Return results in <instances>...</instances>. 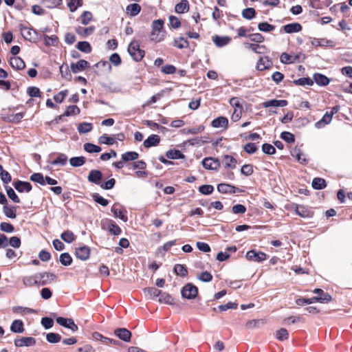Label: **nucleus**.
<instances>
[{
  "mask_svg": "<svg viewBox=\"0 0 352 352\" xmlns=\"http://www.w3.org/2000/svg\"><path fill=\"white\" fill-rule=\"evenodd\" d=\"M10 65L12 67L17 70H21L25 67V62L19 56L11 57L10 59Z\"/></svg>",
  "mask_w": 352,
  "mask_h": 352,
  "instance_id": "6ab92c4d",
  "label": "nucleus"
},
{
  "mask_svg": "<svg viewBox=\"0 0 352 352\" xmlns=\"http://www.w3.org/2000/svg\"><path fill=\"white\" fill-rule=\"evenodd\" d=\"M166 155L168 159L173 160L184 159L185 157L180 151L176 149H171L168 151Z\"/></svg>",
  "mask_w": 352,
  "mask_h": 352,
  "instance_id": "58836bf2",
  "label": "nucleus"
},
{
  "mask_svg": "<svg viewBox=\"0 0 352 352\" xmlns=\"http://www.w3.org/2000/svg\"><path fill=\"white\" fill-rule=\"evenodd\" d=\"M102 179V173L99 170L93 169L91 170L88 177L87 179L89 182L94 183L97 185L101 184V180Z\"/></svg>",
  "mask_w": 352,
  "mask_h": 352,
  "instance_id": "1a4fd4ad",
  "label": "nucleus"
},
{
  "mask_svg": "<svg viewBox=\"0 0 352 352\" xmlns=\"http://www.w3.org/2000/svg\"><path fill=\"white\" fill-rule=\"evenodd\" d=\"M93 129V125L89 122L80 123L78 126V131L80 133H87L90 132Z\"/></svg>",
  "mask_w": 352,
  "mask_h": 352,
  "instance_id": "49530a36",
  "label": "nucleus"
},
{
  "mask_svg": "<svg viewBox=\"0 0 352 352\" xmlns=\"http://www.w3.org/2000/svg\"><path fill=\"white\" fill-rule=\"evenodd\" d=\"M76 48L84 53H90L91 52V46L87 41H79L77 43Z\"/></svg>",
  "mask_w": 352,
  "mask_h": 352,
  "instance_id": "a19ab883",
  "label": "nucleus"
},
{
  "mask_svg": "<svg viewBox=\"0 0 352 352\" xmlns=\"http://www.w3.org/2000/svg\"><path fill=\"white\" fill-rule=\"evenodd\" d=\"M223 163L225 168H234L236 164V160L231 155H226L223 158Z\"/></svg>",
  "mask_w": 352,
  "mask_h": 352,
  "instance_id": "2f4dec72",
  "label": "nucleus"
},
{
  "mask_svg": "<svg viewBox=\"0 0 352 352\" xmlns=\"http://www.w3.org/2000/svg\"><path fill=\"white\" fill-rule=\"evenodd\" d=\"M114 334L124 342H129L131 340V333L126 328H118L115 329Z\"/></svg>",
  "mask_w": 352,
  "mask_h": 352,
  "instance_id": "f8f14e48",
  "label": "nucleus"
},
{
  "mask_svg": "<svg viewBox=\"0 0 352 352\" xmlns=\"http://www.w3.org/2000/svg\"><path fill=\"white\" fill-rule=\"evenodd\" d=\"M89 66V63L85 60H80L76 63H72L70 65L71 70L73 73L76 74L80 71H83Z\"/></svg>",
  "mask_w": 352,
  "mask_h": 352,
  "instance_id": "2eb2a0df",
  "label": "nucleus"
},
{
  "mask_svg": "<svg viewBox=\"0 0 352 352\" xmlns=\"http://www.w3.org/2000/svg\"><path fill=\"white\" fill-rule=\"evenodd\" d=\"M30 180L42 186L45 185V178L41 173H34L30 176Z\"/></svg>",
  "mask_w": 352,
  "mask_h": 352,
  "instance_id": "13d9d810",
  "label": "nucleus"
},
{
  "mask_svg": "<svg viewBox=\"0 0 352 352\" xmlns=\"http://www.w3.org/2000/svg\"><path fill=\"white\" fill-rule=\"evenodd\" d=\"M144 293L149 295L151 298L160 296L162 294V291L155 287L145 288L144 290Z\"/></svg>",
  "mask_w": 352,
  "mask_h": 352,
  "instance_id": "5fc2aeb1",
  "label": "nucleus"
},
{
  "mask_svg": "<svg viewBox=\"0 0 352 352\" xmlns=\"http://www.w3.org/2000/svg\"><path fill=\"white\" fill-rule=\"evenodd\" d=\"M41 3L47 8H57L62 3V0H41Z\"/></svg>",
  "mask_w": 352,
  "mask_h": 352,
  "instance_id": "37998d69",
  "label": "nucleus"
},
{
  "mask_svg": "<svg viewBox=\"0 0 352 352\" xmlns=\"http://www.w3.org/2000/svg\"><path fill=\"white\" fill-rule=\"evenodd\" d=\"M59 261L62 265L69 266L72 263V258L68 253L65 252L60 254Z\"/></svg>",
  "mask_w": 352,
  "mask_h": 352,
  "instance_id": "8fccbe9b",
  "label": "nucleus"
},
{
  "mask_svg": "<svg viewBox=\"0 0 352 352\" xmlns=\"http://www.w3.org/2000/svg\"><path fill=\"white\" fill-rule=\"evenodd\" d=\"M75 30L79 36H80L82 38H85L94 32L95 28L94 26H89L87 28L78 26L76 28Z\"/></svg>",
  "mask_w": 352,
  "mask_h": 352,
  "instance_id": "a211bd4d",
  "label": "nucleus"
},
{
  "mask_svg": "<svg viewBox=\"0 0 352 352\" xmlns=\"http://www.w3.org/2000/svg\"><path fill=\"white\" fill-rule=\"evenodd\" d=\"M13 186L14 188L19 192H29L31 191L32 187L30 182H22L20 180H17L13 183Z\"/></svg>",
  "mask_w": 352,
  "mask_h": 352,
  "instance_id": "9d476101",
  "label": "nucleus"
},
{
  "mask_svg": "<svg viewBox=\"0 0 352 352\" xmlns=\"http://www.w3.org/2000/svg\"><path fill=\"white\" fill-rule=\"evenodd\" d=\"M12 311L15 314H33L35 312V311L31 308L28 307H14L12 308Z\"/></svg>",
  "mask_w": 352,
  "mask_h": 352,
  "instance_id": "de8ad7c7",
  "label": "nucleus"
},
{
  "mask_svg": "<svg viewBox=\"0 0 352 352\" xmlns=\"http://www.w3.org/2000/svg\"><path fill=\"white\" fill-rule=\"evenodd\" d=\"M21 34H22L23 37L25 39L28 40V41H31V40L35 38V36L36 34L35 30H34L32 28H26V27L22 28L21 29Z\"/></svg>",
  "mask_w": 352,
  "mask_h": 352,
  "instance_id": "cd10ccee",
  "label": "nucleus"
},
{
  "mask_svg": "<svg viewBox=\"0 0 352 352\" xmlns=\"http://www.w3.org/2000/svg\"><path fill=\"white\" fill-rule=\"evenodd\" d=\"M60 237L65 242L67 243H71L75 240V235L70 230L63 232L61 234Z\"/></svg>",
  "mask_w": 352,
  "mask_h": 352,
  "instance_id": "a18cd8bd",
  "label": "nucleus"
},
{
  "mask_svg": "<svg viewBox=\"0 0 352 352\" xmlns=\"http://www.w3.org/2000/svg\"><path fill=\"white\" fill-rule=\"evenodd\" d=\"M90 255V249L86 245L79 247L76 249V256L82 261H86Z\"/></svg>",
  "mask_w": 352,
  "mask_h": 352,
  "instance_id": "ddd939ff",
  "label": "nucleus"
},
{
  "mask_svg": "<svg viewBox=\"0 0 352 352\" xmlns=\"http://www.w3.org/2000/svg\"><path fill=\"white\" fill-rule=\"evenodd\" d=\"M189 8L188 1L187 0H182L179 3L176 4L175 10L178 14H183L188 12Z\"/></svg>",
  "mask_w": 352,
  "mask_h": 352,
  "instance_id": "393cba45",
  "label": "nucleus"
},
{
  "mask_svg": "<svg viewBox=\"0 0 352 352\" xmlns=\"http://www.w3.org/2000/svg\"><path fill=\"white\" fill-rule=\"evenodd\" d=\"M36 344V340L33 337H23L21 339L14 340V345L16 347H21L23 346H31Z\"/></svg>",
  "mask_w": 352,
  "mask_h": 352,
  "instance_id": "9b49d317",
  "label": "nucleus"
},
{
  "mask_svg": "<svg viewBox=\"0 0 352 352\" xmlns=\"http://www.w3.org/2000/svg\"><path fill=\"white\" fill-rule=\"evenodd\" d=\"M283 28L286 33L292 34L301 31L302 26L298 23H292L284 25Z\"/></svg>",
  "mask_w": 352,
  "mask_h": 352,
  "instance_id": "5701e85b",
  "label": "nucleus"
},
{
  "mask_svg": "<svg viewBox=\"0 0 352 352\" xmlns=\"http://www.w3.org/2000/svg\"><path fill=\"white\" fill-rule=\"evenodd\" d=\"M80 112V109L76 105H71L67 108L63 115L65 116H72L78 115Z\"/></svg>",
  "mask_w": 352,
  "mask_h": 352,
  "instance_id": "3c124183",
  "label": "nucleus"
},
{
  "mask_svg": "<svg viewBox=\"0 0 352 352\" xmlns=\"http://www.w3.org/2000/svg\"><path fill=\"white\" fill-rule=\"evenodd\" d=\"M10 330L16 333H21L24 331L23 322L21 320H14L10 326Z\"/></svg>",
  "mask_w": 352,
  "mask_h": 352,
  "instance_id": "c756f323",
  "label": "nucleus"
},
{
  "mask_svg": "<svg viewBox=\"0 0 352 352\" xmlns=\"http://www.w3.org/2000/svg\"><path fill=\"white\" fill-rule=\"evenodd\" d=\"M23 283L25 287L38 286L35 274L33 275L24 276L23 278Z\"/></svg>",
  "mask_w": 352,
  "mask_h": 352,
  "instance_id": "e433bc0d",
  "label": "nucleus"
},
{
  "mask_svg": "<svg viewBox=\"0 0 352 352\" xmlns=\"http://www.w3.org/2000/svg\"><path fill=\"white\" fill-rule=\"evenodd\" d=\"M92 198L96 203L102 205V206H106L109 204L108 200L103 198L98 193H94L92 195Z\"/></svg>",
  "mask_w": 352,
  "mask_h": 352,
  "instance_id": "0e129e2a",
  "label": "nucleus"
},
{
  "mask_svg": "<svg viewBox=\"0 0 352 352\" xmlns=\"http://www.w3.org/2000/svg\"><path fill=\"white\" fill-rule=\"evenodd\" d=\"M126 10L131 16H135L140 12L141 7L138 3H131L127 6Z\"/></svg>",
  "mask_w": 352,
  "mask_h": 352,
  "instance_id": "c9c22d12",
  "label": "nucleus"
},
{
  "mask_svg": "<svg viewBox=\"0 0 352 352\" xmlns=\"http://www.w3.org/2000/svg\"><path fill=\"white\" fill-rule=\"evenodd\" d=\"M201 164L203 166L208 170H217L220 166L219 160L213 157L204 158Z\"/></svg>",
  "mask_w": 352,
  "mask_h": 352,
  "instance_id": "0eeeda50",
  "label": "nucleus"
},
{
  "mask_svg": "<svg viewBox=\"0 0 352 352\" xmlns=\"http://www.w3.org/2000/svg\"><path fill=\"white\" fill-rule=\"evenodd\" d=\"M212 41L217 47H222L228 45L231 41V38L227 36H220L215 35L212 37Z\"/></svg>",
  "mask_w": 352,
  "mask_h": 352,
  "instance_id": "4be33fe9",
  "label": "nucleus"
},
{
  "mask_svg": "<svg viewBox=\"0 0 352 352\" xmlns=\"http://www.w3.org/2000/svg\"><path fill=\"white\" fill-rule=\"evenodd\" d=\"M212 126L214 128L226 129L228 126V120L226 117H218L212 121Z\"/></svg>",
  "mask_w": 352,
  "mask_h": 352,
  "instance_id": "aec40b11",
  "label": "nucleus"
},
{
  "mask_svg": "<svg viewBox=\"0 0 352 352\" xmlns=\"http://www.w3.org/2000/svg\"><path fill=\"white\" fill-rule=\"evenodd\" d=\"M331 300V296L329 294H324L323 297H312L310 298H298L296 301V305L302 306L305 304H311L315 302L320 303H327Z\"/></svg>",
  "mask_w": 352,
  "mask_h": 352,
  "instance_id": "f03ea898",
  "label": "nucleus"
},
{
  "mask_svg": "<svg viewBox=\"0 0 352 352\" xmlns=\"http://www.w3.org/2000/svg\"><path fill=\"white\" fill-rule=\"evenodd\" d=\"M188 41L184 37L175 38L173 45L178 49H184L188 47Z\"/></svg>",
  "mask_w": 352,
  "mask_h": 352,
  "instance_id": "473e14b6",
  "label": "nucleus"
},
{
  "mask_svg": "<svg viewBox=\"0 0 352 352\" xmlns=\"http://www.w3.org/2000/svg\"><path fill=\"white\" fill-rule=\"evenodd\" d=\"M46 340L50 343L55 344L60 341L61 336L56 333H48L46 336Z\"/></svg>",
  "mask_w": 352,
  "mask_h": 352,
  "instance_id": "09e8293b",
  "label": "nucleus"
},
{
  "mask_svg": "<svg viewBox=\"0 0 352 352\" xmlns=\"http://www.w3.org/2000/svg\"><path fill=\"white\" fill-rule=\"evenodd\" d=\"M160 142V137L158 135L153 134L144 141L143 145L148 148L158 145Z\"/></svg>",
  "mask_w": 352,
  "mask_h": 352,
  "instance_id": "dca6fc26",
  "label": "nucleus"
},
{
  "mask_svg": "<svg viewBox=\"0 0 352 352\" xmlns=\"http://www.w3.org/2000/svg\"><path fill=\"white\" fill-rule=\"evenodd\" d=\"M296 214L302 218H310L313 213L305 206L296 205L295 207Z\"/></svg>",
  "mask_w": 352,
  "mask_h": 352,
  "instance_id": "412c9836",
  "label": "nucleus"
},
{
  "mask_svg": "<svg viewBox=\"0 0 352 352\" xmlns=\"http://www.w3.org/2000/svg\"><path fill=\"white\" fill-rule=\"evenodd\" d=\"M256 12L254 8H245L242 12V16L246 19H252L255 16Z\"/></svg>",
  "mask_w": 352,
  "mask_h": 352,
  "instance_id": "680f3d73",
  "label": "nucleus"
},
{
  "mask_svg": "<svg viewBox=\"0 0 352 352\" xmlns=\"http://www.w3.org/2000/svg\"><path fill=\"white\" fill-rule=\"evenodd\" d=\"M23 113H18L16 114L8 115L4 117V120L8 122L19 123L23 119Z\"/></svg>",
  "mask_w": 352,
  "mask_h": 352,
  "instance_id": "f704fd0d",
  "label": "nucleus"
},
{
  "mask_svg": "<svg viewBox=\"0 0 352 352\" xmlns=\"http://www.w3.org/2000/svg\"><path fill=\"white\" fill-rule=\"evenodd\" d=\"M289 333L287 329L282 328L276 333V338L280 341L285 340L288 338Z\"/></svg>",
  "mask_w": 352,
  "mask_h": 352,
  "instance_id": "052dcab7",
  "label": "nucleus"
},
{
  "mask_svg": "<svg viewBox=\"0 0 352 352\" xmlns=\"http://www.w3.org/2000/svg\"><path fill=\"white\" fill-rule=\"evenodd\" d=\"M217 190L219 192L226 194L235 193L236 192L237 188L235 186L228 184H219L217 186Z\"/></svg>",
  "mask_w": 352,
  "mask_h": 352,
  "instance_id": "b1692460",
  "label": "nucleus"
},
{
  "mask_svg": "<svg viewBox=\"0 0 352 352\" xmlns=\"http://www.w3.org/2000/svg\"><path fill=\"white\" fill-rule=\"evenodd\" d=\"M6 190L8 197L14 203H20V199L15 193L14 190L10 186H6Z\"/></svg>",
  "mask_w": 352,
  "mask_h": 352,
  "instance_id": "4d7b16f0",
  "label": "nucleus"
},
{
  "mask_svg": "<svg viewBox=\"0 0 352 352\" xmlns=\"http://www.w3.org/2000/svg\"><path fill=\"white\" fill-rule=\"evenodd\" d=\"M291 155L293 157H295L298 162L300 163H305L306 162V158L304 156V155L302 153L301 150L299 148H294L291 151Z\"/></svg>",
  "mask_w": 352,
  "mask_h": 352,
  "instance_id": "72a5a7b5",
  "label": "nucleus"
},
{
  "mask_svg": "<svg viewBox=\"0 0 352 352\" xmlns=\"http://www.w3.org/2000/svg\"><path fill=\"white\" fill-rule=\"evenodd\" d=\"M139 157V154L135 151H128L122 155L123 162L133 161Z\"/></svg>",
  "mask_w": 352,
  "mask_h": 352,
  "instance_id": "79ce46f5",
  "label": "nucleus"
},
{
  "mask_svg": "<svg viewBox=\"0 0 352 352\" xmlns=\"http://www.w3.org/2000/svg\"><path fill=\"white\" fill-rule=\"evenodd\" d=\"M111 211L116 218H119L124 222H126L128 221L127 217L124 214L126 210L122 206H120L119 204H115L114 205H113Z\"/></svg>",
  "mask_w": 352,
  "mask_h": 352,
  "instance_id": "6e6552de",
  "label": "nucleus"
},
{
  "mask_svg": "<svg viewBox=\"0 0 352 352\" xmlns=\"http://www.w3.org/2000/svg\"><path fill=\"white\" fill-rule=\"evenodd\" d=\"M312 187L316 190H321L326 187V182L320 177H316L312 181Z\"/></svg>",
  "mask_w": 352,
  "mask_h": 352,
  "instance_id": "ea45409f",
  "label": "nucleus"
},
{
  "mask_svg": "<svg viewBox=\"0 0 352 352\" xmlns=\"http://www.w3.org/2000/svg\"><path fill=\"white\" fill-rule=\"evenodd\" d=\"M86 159L83 156L70 158L69 164L73 167H80L85 164Z\"/></svg>",
  "mask_w": 352,
  "mask_h": 352,
  "instance_id": "4c0bfd02",
  "label": "nucleus"
},
{
  "mask_svg": "<svg viewBox=\"0 0 352 352\" xmlns=\"http://www.w3.org/2000/svg\"><path fill=\"white\" fill-rule=\"evenodd\" d=\"M92 338L95 340H100L102 342H103L104 344H113V345H118L120 344V342L116 340H113V339H111V338H107V337H104L103 336L102 334H100V333L98 332H94L92 334Z\"/></svg>",
  "mask_w": 352,
  "mask_h": 352,
  "instance_id": "4468645a",
  "label": "nucleus"
},
{
  "mask_svg": "<svg viewBox=\"0 0 352 352\" xmlns=\"http://www.w3.org/2000/svg\"><path fill=\"white\" fill-rule=\"evenodd\" d=\"M56 321L58 324L70 329L72 332H76L78 329V326L75 324L74 320L72 318L57 317L56 318Z\"/></svg>",
  "mask_w": 352,
  "mask_h": 352,
  "instance_id": "423d86ee",
  "label": "nucleus"
},
{
  "mask_svg": "<svg viewBox=\"0 0 352 352\" xmlns=\"http://www.w3.org/2000/svg\"><path fill=\"white\" fill-rule=\"evenodd\" d=\"M280 138L287 143H293L295 141L294 135L292 133L287 131L282 132Z\"/></svg>",
  "mask_w": 352,
  "mask_h": 352,
  "instance_id": "e2e57ef3",
  "label": "nucleus"
},
{
  "mask_svg": "<svg viewBox=\"0 0 352 352\" xmlns=\"http://www.w3.org/2000/svg\"><path fill=\"white\" fill-rule=\"evenodd\" d=\"M38 287L45 285L56 279V276L52 273L41 272L35 274Z\"/></svg>",
  "mask_w": 352,
  "mask_h": 352,
  "instance_id": "7ed1b4c3",
  "label": "nucleus"
},
{
  "mask_svg": "<svg viewBox=\"0 0 352 352\" xmlns=\"http://www.w3.org/2000/svg\"><path fill=\"white\" fill-rule=\"evenodd\" d=\"M92 14L89 11H84L80 16V23L82 25H87L92 19Z\"/></svg>",
  "mask_w": 352,
  "mask_h": 352,
  "instance_id": "603ef678",
  "label": "nucleus"
},
{
  "mask_svg": "<svg viewBox=\"0 0 352 352\" xmlns=\"http://www.w3.org/2000/svg\"><path fill=\"white\" fill-rule=\"evenodd\" d=\"M174 272L177 275L181 276H186L188 274V271L186 267L181 264H177L174 267Z\"/></svg>",
  "mask_w": 352,
  "mask_h": 352,
  "instance_id": "864d4df0",
  "label": "nucleus"
},
{
  "mask_svg": "<svg viewBox=\"0 0 352 352\" xmlns=\"http://www.w3.org/2000/svg\"><path fill=\"white\" fill-rule=\"evenodd\" d=\"M128 52L131 56L135 61H140L144 56L145 52L140 48L138 41L133 40L131 42L128 47Z\"/></svg>",
  "mask_w": 352,
  "mask_h": 352,
  "instance_id": "f257e3e1",
  "label": "nucleus"
},
{
  "mask_svg": "<svg viewBox=\"0 0 352 352\" xmlns=\"http://www.w3.org/2000/svg\"><path fill=\"white\" fill-rule=\"evenodd\" d=\"M67 156L64 153H58L56 159L51 162V164L54 166H63L67 164Z\"/></svg>",
  "mask_w": 352,
  "mask_h": 352,
  "instance_id": "7c9ffc66",
  "label": "nucleus"
},
{
  "mask_svg": "<svg viewBox=\"0 0 352 352\" xmlns=\"http://www.w3.org/2000/svg\"><path fill=\"white\" fill-rule=\"evenodd\" d=\"M332 116L327 111L322 119L315 123V126L317 129L323 128L325 125L329 124L332 120Z\"/></svg>",
  "mask_w": 352,
  "mask_h": 352,
  "instance_id": "a878e982",
  "label": "nucleus"
},
{
  "mask_svg": "<svg viewBox=\"0 0 352 352\" xmlns=\"http://www.w3.org/2000/svg\"><path fill=\"white\" fill-rule=\"evenodd\" d=\"M214 190V187L212 185H202L199 186V191L203 195H210Z\"/></svg>",
  "mask_w": 352,
  "mask_h": 352,
  "instance_id": "774afa93",
  "label": "nucleus"
},
{
  "mask_svg": "<svg viewBox=\"0 0 352 352\" xmlns=\"http://www.w3.org/2000/svg\"><path fill=\"white\" fill-rule=\"evenodd\" d=\"M258 28L260 31L264 32H269L274 30L275 27L267 22H262L258 23Z\"/></svg>",
  "mask_w": 352,
  "mask_h": 352,
  "instance_id": "bf43d9fd",
  "label": "nucleus"
},
{
  "mask_svg": "<svg viewBox=\"0 0 352 352\" xmlns=\"http://www.w3.org/2000/svg\"><path fill=\"white\" fill-rule=\"evenodd\" d=\"M181 294L184 298L188 300L194 299L197 296L198 289L197 287L192 283H188L182 288Z\"/></svg>",
  "mask_w": 352,
  "mask_h": 352,
  "instance_id": "20e7f679",
  "label": "nucleus"
},
{
  "mask_svg": "<svg viewBox=\"0 0 352 352\" xmlns=\"http://www.w3.org/2000/svg\"><path fill=\"white\" fill-rule=\"evenodd\" d=\"M16 206H8L6 204L3 207V212L7 217L10 219H15L16 217Z\"/></svg>",
  "mask_w": 352,
  "mask_h": 352,
  "instance_id": "c85d7f7f",
  "label": "nucleus"
},
{
  "mask_svg": "<svg viewBox=\"0 0 352 352\" xmlns=\"http://www.w3.org/2000/svg\"><path fill=\"white\" fill-rule=\"evenodd\" d=\"M82 0H70L67 3L68 8L72 12H75L77 8L82 6Z\"/></svg>",
  "mask_w": 352,
  "mask_h": 352,
  "instance_id": "6e6d98bb",
  "label": "nucleus"
},
{
  "mask_svg": "<svg viewBox=\"0 0 352 352\" xmlns=\"http://www.w3.org/2000/svg\"><path fill=\"white\" fill-rule=\"evenodd\" d=\"M247 260L250 261L262 262L267 259L265 253L255 250H249L245 255Z\"/></svg>",
  "mask_w": 352,
  "mask_h": 352,
  "instance_id": "39448f33",
  "label": "nucleus"
},
{
  "mask_svg": "<svg viewBox=\"0 0 352 352\" xmlns=\"http://www.w3.org/2000/svg\"><path fill=\"white\" fill-rule=\"evenodd\" d=\"M83 148L87 153H99L101 151V148L99 146L91 143H85L83 145Z\"/></svg>",
  "mask_w": 352,
  "mask_h": 352,
  "instance_id": "c03bdc74",
  "label": "nucleus"
},
{
  "mask_svg": "<svg viewBox=\"0 0 352 352\" xmlns=\"http://www.w3.org/2000/svg\"><path fill=\"white\" fill-rule=\"evenodd\" d=\"M262 151L264 153L267 155H273L276 153V148L270 144H263L262 145Z\"/></svg>",
  "mask_w": 352,
  "mask_h": 352,
  "instance_id": "338daca9",
  "label": "nucleus"
},
{
  "mask_svg": "<svg viewBox=\"0 0 352 352\" xmlns=\"http://www.w3.org/2000/svg\"><path fill=\"white\" fill-rule=\"evenodd\" d=\"M294 83L297 85H312L314 82L313 80L309 78H300L298 80H296L294 81Z\"/></svg>",
  "mask_w": 352,
  "mask_h": 352,
  "instance_id": "69168bd1",
  "label": "nucleus"
},
{
  "mask_svg": "<svg viewBox=\"0 0 352 352\" xmlns=\"http://www.w3.org/2000/svg\"><path fill=\"white\" fill-rule=\"evenodd\" d=\"M313 79L316 84L320 86L327 85L330 82L326 76L318 73L314 74Z\"/></svg>",
  "mask_w": 352,
  "mask_h": 352,
  "instance_id": "bb28decb",
  "label": "nucleus"
},
{
  "mask_svg": "<svg viewBox=\"0 0 352 352\" xmlns=\"http://www.w3.org/2000/svg\"><path fill=\"white\" fill-rule=\"evenodd\" d=\"M287 105V101L285 100H270L264 102L263 106L265 108L268 107H285Z\"/></svg>",
  "mask_w": 352,
  "mask_h": 352,
  "instance_id": "f3484780",
  "label": "nucleus"
}]
</instances>
